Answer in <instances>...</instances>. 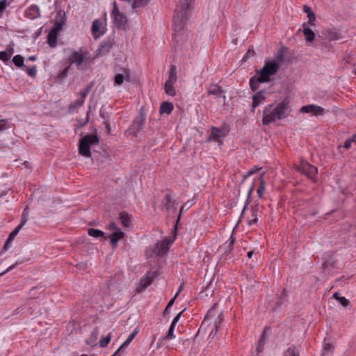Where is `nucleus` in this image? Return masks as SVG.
I'll use <instances>...</instances> for the list:
<instances>
[{"instance_id": "obj_64", "label": "nucleus", "mask_w": 356, "mask_h": 356, "mask_svg": "<svg viewBox=\"0 0 356 356\" xmlns=\"http://www.w3.org/2000/svg\"><path fill=\"white\" fill-rule=\"evenodd\" d=\"M330 348H331V345H330V344H326V345L324 346L323 350H324V351H325V350H328Z\"/></svg>"}, {"instance_id": "obj_27", "label": "nucleus", "mask_w": 356, "mask_h": 356, "mask_svg": "<svg viewBox=\"0 0 356 356\" xmlns=\"http://www.w3.org/2000/svg\"><path fill=\"white\" fill-rule=\"evenodd\" d=\"M223 90L220 86L217 84H211L208 89L209 95H221Z\"/></svg>"}, {"instance_id": "obj_29", "label": "nucleus", "mask_w": 356, "mask_h": 356, "mask_svg": "<svg viewBox=\"0 0 356 356\" xmlns=\"http://www.w3.org/2000/svg\"><path fill=\"white\" fill-rule=\"evenodd\" d=\"M175 83L171 82V81H165V86H164V90L167 95L170 96H175L176 95V92L174 88V84Z\"/></svg>"}, {"instance_id": "obj_3", "label": "nucleus", "mask_w": 356, "mask_h": 356, "mask_svg": "<svg viewBox=\"0 0 356 356\" xmlns=\"http://www.w3.org/2000/svg\"><path fill=\"white\" fill-rule=\"evenodd\" d=\"M280 63L275 60L266 61L262 69L258 72L264 81H269L270 76L275 75L280 68Z\"/></svg>"}, {"instance_id": "obj_25", "label": "nucleus", "mask_w": 356, "mask_h": 356, "mask_svg": "<svg viewBox=\"0 0 356 356\" xmlns=\"http://www.w3.org/2000/svg\"><path fill=\"white\" fill-rule=\"evenodd\" d=\"M65 13L62 10H59L56 16L55 17V24L54 26H58L60 28V30L63 29V24H65Z\"/></svg>"}, {"instance_id": "obj_22", "label": "nucleus", "mask_w": 356, "mask_h": 356, "mask_svg": "<svg viewBox=\"0 0 356 356\" xmlns=\"http://www.w3.org/2000/svg\"><path fill=\"white\" fill-rule=\"evenodd\" d=\"M300 347L292 345L289 346L284 353V356H300Z\"/></svg>"}, {"instance_id": "obj_32", "label": "nucleus", "mask_w": 356, "mask_h": 356, "mask_svg": "<svg viewBox=\"0 0 356 356\" xmlns=\"http://www.w3.org/2000/svg\"><path fill=\"white\" fill-rule=\"evenodd\" d=\"M177 79V67L175 65H172L170 67V72H169V77L167 81L176 83Z\"/></svg>"}, {"instance_id": "obj_8", "label": "nucleus", "mask_w": 356, "mask_h": 356, "mask_svg": "<svg viewBox=\"0 0 356 356\" xmlns=\"http://www.w3.org/2000/svg\"><path fill=\"white\" fill-rule=\"evenodd\" d=\"M187 15L186 11H178L174 17V29L175 31L179 32L185 27Z\"/></svg>"}, {"instance_id": "obj_16", "label": "nucleus", "mask_w": 356, "mask_h": 356, "mask_svg": "<svg viewBox=\"0 0 356 356\" xmlns=\"http://www.w3.org/2000/svg\"><path fill=\"white\" fill-rule=\"evenodd\" d=\"M177 202L175 200H173L169 194H167L165 196V208L168 212L175 213L177 209Z\"/></svg>"}, {"instance_id": "obj_48", "label": "nucleus", "mask_w": 356, "mask_h": 356, "mask_svg": "<svg viewBox=\"0 0 356 356\" xmlns=\"http://www.w3.org/2000/svg\"><path fill=\"white\" fill-rule=\"evenodd\" d=\"M339 302L345 307L349 305V300H347L345 297H341L339 298Z\"/></svg>"}, {"instance_id": "obj_54", "label": "nucleus", "mask_w": 356, "mask_h": 356, "mask_svg": "<svg viewBox=\"0 0 356 356\" xmlns=\"http://www.w3.org/2000/svg\"><path fill=\"white\" fill-rule=\"evenodd\" d=\"M108 229L113 232L118 230V227L115 222H111L108 225Z\"/></svg>"}, {"instance_id": "obj_60", "label": "nucleus", "mask_w": 356, "mask_h": 356, "mask_svg": "<svg viewBox=\"0 0 356 356\" xmlns=\"http://www.w3.org/2000/svg\"><path fill=\"white\" fill-rule=\"evenodd\" d=\"M11 243H12V242H8V240L7 239V240H6V243H5V245H4V246H3V249L7 250V249L9 248L10 244Z\"/></svg>"}, {"instance_id": "obj_41", "label": "nucleus", "mask_w": 356, "mask_h": 356, "mask_svg": "<svg viewBox=\"0 0 356 356\" xmlns=\"http://www.w3.org/2000/svg\"><path fill=\"white\" fill-rule=\"evenodd\" d=\"M193 0H182L181 5V10L179 11H186V15H187L188 10L192 3Z\"/></svg>"}, {"instance_id": "obj_33", "label": "nucleus", "mask_w": 356, "mask_h": 356, "mask_svg": "<svg viewBox=\"0 0 356 356\" xmlns=\"http://www.w3.org/2000/svg\"><path fill=\"white\" fill-rule=\"evenodd\" d=\"M93 87V83H91L90 84L88 85L86 87H85L83 90H81L79 92V95L81 97L80 99H83V102H84L86 97L88 96V93L90 92L92 88Z\"/></svg>"}, {"instance_id": "obj_53", "label": "nucleus", "mask_w": 356, "mask_h": 356, "mask_svg": "<svg viewBox=\"0 0 356 356\" xmlns=\"http://www.w3.org/2000/svg\"><path fill=\"white\" fill-rule=\"evenodd\" d=\"M27 72H28L29 75H30L31 76H34L36 73L35 67L29 68Z\"/></svg>"}, {"instance_id": "obj_21", "label": "nucleus", "mask_w": 356, "mask_h": 356, "mask_svg": "<svg viewBox=\"0 0 356 356\" xmlns=\"http://www.w3.org/2000/svg\"><path fill=\"white\" fill-rule=\"evenodd\" d=\"M124 236V233L122 231L118 230L113 232V233L111 235V243L113 247H115L117 243L123 238Z\"/></svg>"}, {"instance_id": "obj_14", "label": "nucleus", "mask_w": 356, "mask_h": 356, "mask_svg": "<svg viewBox=\"0 0 356 356\" xmlns=\"http://www.w3.org/2000/svg\"><path fill=\"white\" fill-rule=\"evenodd\" d=\"M302 113H311L314 115H323L324 114V108L316 105L309 104L304 106L300 108Z\"/></svg>"}, {"instance_id": "obj_12", "label": "nucleus", "mask_w": 356, "mask_h": 356, "mask_svg": "<svg viewBox=\"0 0 356 356\" xmlns=\"http://www.w3.org/2000/svg\"><path fill=\"white\" fill-rule=\"evenodd\" d=\"M131 81L130 70L128 68H121L115 76V83L121 86L124 81Z\"/></svg>"}, {"instance_id": "obj_35", "label": "nucleus", "mask_w": 356, "mask_h": 356, "mask_svg": "<svg viewBox=\"0 0 356 356\" xmlns=\"http://www.w3.org/2000/svg\"><path fill=\"white\" fill-rule=\"evenodd\" d=\"M120 220L124 227H129L131 223L129 216L127 213L122 212L120 213Z\"/></svg>"}, {"instance_id": "obj_4", "label": "nucleus", "mask_w": 356, "mask_h": 356, "mask_svg": "<svg viewBox=\"0 0 356 356\" xmlns=\"http://www.w3.org/2000/svg\"><path fill=\"white\" fill-rule=\"evenodd\" d=\"M217 303L214 304V305L208 311L203 323H205L207 321H211L213 323V326L216 331L218 330L219 325L222 321V312L217 311Z\"/></svg>"}, {"instance_id": "obj_2", "label": "nucleus", "mask_w": 356, "mask_h": 356, "mask_svg": "<svg viewBox=\"0 0 356 356\" xmlns=\"http://www.w3.org/2000/svg\"><path fill=\"white\" fill-rule=\"evenodd\" d=\"M99 139L97 135L89 134L83 137L79 145V152L81 155L85 157H90L91 152L90 147L94 145H98Z\"/></svg>"}, {"instance_id": "obj_10", "label": "nucleus", "mask_w": 356, "mask_h": 356, "mask_svg": "<svg viewBox=\"0 0 356 356\" xmlns=\"http://www.w3.org/2000/svg\"><path fill=\"white\" fill-rule=\"evenodd\" d=\"M170 243V240L167 238L161 241L156 244L154 250H152V252L156 255H163L168 252ZM149 251H152V250L149 249L147 253Z\"/></svg>"}, {"instance_id": "obj_5", "label": "nucleus", "mask_w": 356, "mask_h": 356, "mask_svg": "<svg viewBox=\"0 0 356 356\" xmlns=\"http://www.w3.org/2000/svg\"><path fill=\"white\" fill-rule=\"evenodd\" d=\"M106 13L104 14V17L102 19H97L93 21L91 31L93 37L97 39L99 38L100 36L103 35L106 31Z\"/></svg>"}, {"instance_id": "obj_24", "label": "nucleus", "mask_w": 356, "mask_h": 356, "mask_svg": "<svg viewBox=\"0 0 356 356\" xmlns=\"http://www.w3.org/2000/svg\"><path fill=\"white\" fill-rule=\"evenodd\" d=\"M99 336L98 328L95 327L91 332L90 337L87 339L86 342L91 346H95Z\"/></svg>"}, {"instance_id": "obj_49", "label": "nucleus", "mask_w": 356, "mask_h": 356, "mask_svg": "<svg viewBox=\"0 0 356 356\" xmlns=\"http://www.w3.org/2000/svg\"><path fill=\"white\" fill-rule=\"evenodd\" d=\"M184 311H181V312H179L173 319L172 323H171V325L172 326H175L177 323L178 322V321L179 320L182 313H183Z\"/></svg>"}, {"instance_id": "obj_1", "label": "nucleus", "mask_w": 356, "mask_h": 356, "mask_svg": "<svg viewBox=\"0 0 356 356\" xmlns=\"http://www.w3.org/2000/svg\"><path fill=\"white\" fill-rule=\"evenodd\" d=\"M288 106L285 102H280L276 106L270 104L263 111L262 123L268 125L276 120H282L287 116Z\"/></svg>"}, {"instance_id": "obj_28", "label": "nucleus", "mask_w": 356, "mask_h": 356, "mask_svg": "<svg viewBox=\"0 0 356 356\" xmlns=\"http://www.w3.org/2000/svg\"><path fill=\"white\" fill-rule=\"evenodd\" d=\"M303 10L307 14V17L309 18L308 24H309L312 26L314 25L316 17H315V14L312 10V8L308 6H304Z\"/></svg>"}, {"instance_id": "obj_43", "label": "nucleus", "mask_w": 356, "mask_h": 356, "mask_svg": "<svg viewBox=\"0 0 356 356\" xmlns=\"http://www.w3.org/2000/svg\"><path fill=\"white\" fill-rule=\"evenodd\" d=\"M21 227L17 226L15 230H13L9 235L8 238H7L8 240V242H12L16 235L18 234V232L21 230Z\"/></svg>"}, {"instance_id": "obj_11", "label": "nucleus", "mask_w": 356, "mask_h": 356, "mask_svg": "<svg viewBox=\"0 0 356 356\" xmlns=\"http://www.w3.org/2000/svg\"><path fill=\"white\" fill-rule=\"evenodd\" d=\"M156 275V274L155 272H147L146 275L141 278L139 283V286L137 288V291L141 292L144 291L147 286H149L152 284Z\"/></svg>"}, {"instance_id": "obj_40", "label": "nucleus", "mask_w": 356, "mask_h": 356, "mask_svg": "<svg viewBox=\"0 0 356 356\" xmlns=\"http://www.w3.org/2000/svg\"><path fill=\"white\" fill-rule=\"evenodd\" d=\"M13 61L17 67H22L24 65V57L20 55L15 56Z\"/></svg>"}, {"instance_id": "obj_34", "label": "nucleus", "mask_w": 356, "mask_h": 356, "mask_svg": "<svg viewBox=\"0 0 356 356\" xmlns=\"http://www.w3.org/2000/svg\"><path fill=\"white\" fill-rule=\"evenodd\" d=\"M29 215V207H26L23 211L22 218H21V223L19 225V227H21L22 228L24 225L26 223Z\"/></svg>"}, {"instance_id": "obj_50", "label": "nucleus", "mask_w": 356, "mask_h": 356, "mask_svg": "<svg viewBox=\"0 0 356 356\" xmlns=\"http://www.w3.org/2000/svg\"><path fill=\"white\" fill-rule=\"evenodd\" d=\"M8 59H9V56L6 51L0 52V60L6 61V60H8Z\"/></svg>"}, {"instance_id": "obj_45", "label": "nucleus", "mask_w": 356, "mask_h": 356, "mask_svg": "<svg viewBox=\"0 0 356 356\" xmlns=\"http://www.w3.org/2000/svg\"><path fill=\"white\" fill-rule=\"evenodd\" d=\"M264 190H265V181L262 179V177H261L260 186H259V188L257 189V193H258L259 197H262V193Z\"/></svg>"}, {"instance_id": "obj_36", "label": "nucleus", "mask_w": 356, "mask_h": 356, "mask_svg": "<svg viewBox=\"0 0 356 356\" xmlns=\"http://www.w3.org/2000/svg\"><path fill=\"white\" fill-rule=\"evenodd\" d=\"M88 234L90 236H92L95 238H99V237L104 236V232H102V230L93 229V228H90L88 230Z\"/></svg>"}, {"instance_id": "obj_30", "label": "nucleus", "mask_w": 356, "mask_h": 356, "mask_svg": "<svg viewBox=\"0 0 356 356\" xmlns=\"http://www.w3.org/2000/svg\"><path fill=\"white\" fill-rule=\"evenodd\" d=\"M302 32L305 35L306 41L311 42L314 40L315 33L311 29H309V27H305Z\"/></svg>"}, {"instance_id": "obj_23", "label": "nucleus", "mask_w": 356, "mask_h": 356, "mask_svg": "<svg viewBox=\"0 0 356 356\" xmlns=\"http://www.w3.org/2000/svg\"><path fill=\"white\" fill-rule=\"evenodd\" d=\"M263 82L265 81L261 79L260 75L252 76L250 80V86L252 90L256 91L259 88V83Z\"/></svg>"}, {"instance_id": "obj_51", "label": "nucleus", "mask_w": 356, "mask_h": 356, "mask_svg": "<svg viewBox=\"0 0 356 356\" xmlns=\"http://www.w3.org/2000/svg\"><path fill=\"white\" fill-rule=\"evenodd\" d=\"M7 0L0 1V13H2L6 8Z\"/></svg>"}, {"instance_id": "obj_61", "label": "nucleus", "mask_w": 356, "mask_h": 356, "mask_svg": "<svg viewBox=\"0 0 356 356\" xmlns=\"http://www.w3.org/2000/svg\"><path fill=\"white\" fill-rule=\"evenodd\" d=\"M182 289H183V284H181L179 286V289H178V291H177V292L176 293V294H175V297H177V296H179V293L181 291Z\"/></svg>"}, {"instance_id": "obj_26", "label": "nucleus", "mask_w": 356, "mask_h": 356, "mask_svg": "<svg viewBox=\"0 0 356 356\" xmlns=\"http://www.w3.org/2000/svg\"><path fill=\"white\" fill-rule=\"evenodd\" d=\"M174 108L173 104L171 102H164L161 104L160 113L170 114Z\"/></svg>"}, {"instance_id": "obj_55", "label": "nucleus", "mask_w": 356, "mask_h": 356, "mask_svg": "<svg viewBox=\"0 0 356 356\" xmlns=\"http://www.w3.org/2000/svg\"><path fill=\"white\" fill-rule=\"evenodd\" d=\"M177 297L174 296V298L172 299H171L170 300V302H168V305H167V307L166 309H165L164 312H163V314H165V312H167L168 309L170 308V307H172L174 304V302H175V300L176 299Z\"/></svg>"}, {"instance_id": "obj_52", "label": "nucleus", "mask_w": 356, "mask_h": 356, "mask_svg": "<svg viewBox=\"0 0 356 356\" xmlns=\"http://www.w3.org/2000/svg\"><path fill=\"white\" fill-rule=\"evenodd\" d=\"M260 170V168H257V167H254L252 169L250 170L248 172H247V175L246 176H245V178L247 177V176H250L253 174H254L256 172L259 171Z\"/></svg>"}, {"instance_id": "obj_17", "label": "nucleus", "mask_w": 356, "mask_h": 356, "mask_svg": "<svg viewBox=\"0 0 356 356\" xmlns=\"http://www.w3.org/2000/svg\"><path fill=\"white\" fill-rule=\"evenodd\" d=\"M265 100V97L263 94V92L259 91L257 92L252 97V111L254 112L256 107L259 106Z\"/></svg>"}, {"instance_id": "obj_46", "label": "nucleus", "mask_w": 356, "mask_h": 356, "mask_svg": "<svg viewBox=\"0 0 356 356\" xmlns=\"http://www.w3.org/2000/svg\"><path fill=\"white\" fill-rule=\"evenodd\" d=\"M286 51V48L282 47L280 49V50L279 51V52L277 53V59L279 61H283L284 60V57Z\"/></svg>"}, {"instance_id": "obj_6", "label": "nucleus", "mask_w": 356, "mask_h": 356, "mask_svg": "<svg viewBox=\"0 0 356 356\" xmlns=\"http://www.w3.org/2000/svg\"><path fill=\"white\" fill-rule=\"evenodd\" d=\"M112 15L114 18L115 25L120 29L126 30L128 26L127 18L124 14L120 12L115 1L113 2Z\"/></svg>"}, {"instance_id": "obj_15", "label": "nucleus", "mask_w": 356, "mask_h": 356, "mask_svg": "<svg viewBox=\"0 0 356 356\" xmlns=\"http://www.w3.org/2000/svg\"><path fill=\"white\" fill-rule=\"evenodd\" d=\"M59 26H54L48 34L47 42L51 47H55L57 44V35L60 31Z\"/></svg>"}, {"instance_id": "obj_59", "label": "nucleus", "mask_w": 356, "mask_h": 356, "mask_svg": "<svg viewBox=\"0 0 356 356\" xmlns=\"http://www.w3.org/2000/svg\"><path fill=\"white\" fill-rule=\"evenodd\" d=\"M230 239H231V240H230V242H229V245H228V246H227V247H228V248H229L231 249V247L234 245V242H235V239H234V238L233 237V235H232V234L231 235Z\"/></svg>"}, {"instance_id": "obj_20", "label": "nucleus", "mask_w": 356, "mask_h": 356, "mask_svg": "<svg viewBox=\"0 0 356 356\" xmlns=\"http://www.w3.org/2000/svg\"><path fill=\"white\" fill-rule=\"evenodd\" d=\"M113 44L114 42L112 40L104 42L98 49L99 54L102 55L108 53L113 46Z\"/></svg>"}, {"instance_id": "obj_47", "label": "nucleus", "mask_w": 356, "mask_h": 356, "mask_svg": "<svg viewBox=\"0 0 356 356\" xmlns=\"http://www.w3.org/2000/svg\"><path fill=\"white\" fill-rule=\"evenodd\" d=\"M268 329V327H266L262 332V334H261V336L259 340V342H258V343H260V346H264L265 341H266V331Z\"/></svg>"}, {"instance_id": "obj_58", "label": "nucleus", "mask_w": 356, "mask_h": 356, "mask_svg": "<svg viewBox=\"0 0 356 356\" xmlns=\"http://www.w3.org/2000/svg\"><path fill=\"white\" fill-rule=\"evenodd\" d=\"M6 121L4 120H0V131L3 130L6 128Z\"/></svg>"}, {"instance_id": "obj_42", "label": "nucleus", "mask_w": 356, "mask_h": 356, "mask_svg": "<svg viewBox=\"0 0 356 356\" xmlns=\"http://www.w3.org/2000/svg\"><path fill=\"white\" fill-rule=\"evenodd\" d=\"M174 328V326L170 325L168 334L165 336H164L161 340L163 341L174 339L175 337V336L173 334Z\"/></svg>"}, {"instance_id": "obj_44", "label": "nucleus", "mask_w": 356, "mask_h": 356, "mask_svg": "<svg viewBox=\"0 0 356 356\" xmlns=\"http://www.w3.org/2000/svg\"><path fill=\"white\" fill-rule=\"evenodd\" d=\"M83 99H77L74 102L72 103L69 107L70 110H74L76 108L80 107L83 104Z\"/></svg>"}, {"instance_id": "obj_56", "label": "nucleus", "mask_w": 356, "mask_h": 356, "mask_svg": "<svg viewBox=\"0 0 356 356\" xmlns=\"http://www.w3.org/2000/svg\"><path fill=\"white\" fill-rule=\"evenodd\" d=\"M69 68H70L69 67H66L63 70V72L60 73V77H61V78H64V77H65V76L67 75Z\"/></svg>"}, {"instance_id": "obj_19", "label": "nucleus", "mask_w": 356, "mask_h": 356, "mask_svg": "<svg viewBox=\"0 0 356 356\" xmlns=\"http://www.w3.org/2000/svg\"><path fill=\"white\" fill-rule=\"evenodd\" d=\"M70 60H72V63H75L79 67L83 62L84 56L79 52L73 51L70 56Z\"/></svg>"}, {"instance_id": "obj_9", "label": "nucleus", "mask_w": 356, "mask_h": 356, "mask_svg": "<svg viewBox=\"0 0 356 356\" xmlns=\"http://www.w3.org/2000/svg\"><path fill=\"white\" fill-rule=\"evenodd\" d=\"M298 170L306 175L309 178H313L318 172L317 168L306 161H302L298 167Z\"/></svg>"}, {"instance_id": "obj_62", "label": "nucleus", "mask_w": 356, "mask_h": 356, "mask_svg": "<svg viewBox=\"0 0 356 356\" xmlns=\"http://www.w3.org/2000/svg\"><path fill=\"white\" fill-rule=\"evenodd\" d=\"M254 190V186H252L250 188H249V191H248V197H250V196L251 195V193H252Z\"/></svg>"}, {"instance_id": "obj_18", "label": "nucleus", "mask_w": 356, "mask_h": 356, "mask_svg": "<svg viewBox=\"0 0 356 356\" xmlns=\"http://www.w3.org/2000/svg\"><path fill=\"white\" fill-rule=\"evenodd\" d=\"M322 33L325 38L328 41H334L340 38L338 33L330 29H325Z\"/></svg>"}, {"instance_id": "obj_57", "label": "nucleus", "mask_w": 356, "mask_h": 356, "mask_svg": "<svg viewBox=\"0 0 356 356\" xmlns=\"http://www.w3.org/2000/svg\"><path fill=\"white\" fill-rule=\"evenodd\" d=\"M17 263H15V264L11 265L10 266H9L6 270H4L3 272L0 273V276L4 275L7 272H8V271L11 270L12 269H13L15 268V266L17 265Z\"/></svg>"}, {"instance_id": "obj_31", "label": "nucleus", "mask_w": 356, "mask_h": 356, "mask_svg": "<svg viewBox=\"0 0 356 356\" xmlns=\"http://www.w3.org/2000/svg\"><path fill=\"white\" fill-rule=\"evenodd\" d=\"M258 212H259V207H258V206L256 205L254 207L252 208L251 218H250L248 220L249 225L251 226V225H255L257 222V221H258L257 213Z\"/></svg>"}, {"instance_id": "obj_63", "label": "nucleus", "mask_w": 356, "mask_h": 356, "mask_svg": "<svg viewBox=\"0 0 356 356\" xmlns=\"http://www.w3.org/2000/svg\"><path fill=\"white\" fill-rule=\"evenodd\" d=\"M333 298L337 300H339V298H340L341 297L339 296V293L337 292L334 293L333 294Z\"/></svg>"}, {"instance_id": "obj_7", "label": "nucleus", "mask_w": 356, "mask_h": 356, "mask_svg": "<svg viewBox=\"0 0 356 356\" xmlns=\"http://www.w3.org/2000/svg\"><path fill=\"white\" fill-rule=\"evenodd\" d=\"M145 114L141 110L138 116L134 119L130 128L134 136H136L143 129L145 122Z\"/></svg>"}, {"instance_id": "obj_37", "label": "nucleus", "mask_w": 356, "mask_h": 356, "mask_svg": "<svg viewBox=\"0 0 356 356\" xmlns=\"http://www.w3.org/2000/svg\"><path fill=\"white\" fill-rule=\"evenodd\" d=\"M193 202L191 201H187L186 202H185L180 208L179 209V217L177 220V223L178 222L181 216L182 213H185L187 210H188L191 206L193 205Z\"/></svg>"}, {"instance_id": "obj_39", "label": "nucleus", "mask_w": 356, "mask_h": 356, "mask_svg": "<svg viewBox=\"0 0 356 356\" xmlns=\"http://www.w3.org/2000/svg\"><path fill=\"white\" fill-rule=\"evenodd\" d=\"M111 339V334L109 333L107 336L102 337L99 341V346L105 348L108 346Z\"/></svg>"}, {"instance_id": "obj_13", "label": "nucleus", "mask_w": 356, "mask_h": 356, "mask_svg": "<svg viewBox=\"0 0 356 356\" xmlns=\"http://www.w3.org/2000/svg\"><path fill=\"white\" fill-rule=\"evenodd\" d=\"M227 133L228 130H226L225 127H213L208 140L218 142L221 138L225 137L227 135Z\"/></svg>"}, {"instance_id": "obj_38", "label": "nucleus", "mask_w": 356, "mask_h": 356, "mask_svg": "<svg viewBox=\"0 0 356 356\" xmlns=\"http://www.w3.org/2000/svg\"><path fill=\"white\" fill-rule=\"evenodd\" d=\"M137 333H138V331L136 330H135L131 334H129V336L128 337L127 340L120 346V348L122 349L123 348L127 346L132 341V340L136 337Z\"/></svg>"}]
</instances>
